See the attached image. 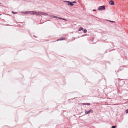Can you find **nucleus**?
<instances>
[{
  "instance_id": "nucleus-17",
  "label": "nucleus",
  "mask_w": 128,
  "mask_h": 128,
  "mask_svg": "<svg viewBox=\"0 0 128 128\" xmlns=\"http://www.w3.org/2000/svg\"><path fill=\"white\" fill-rule=\"evenodd\" d=\"M79 37H78L77 38H75L74 37H72V39H74V40L76 38H78Z\"/></svg>"
},
{
  "instance_id": "nucleus-15",
  "label": "nucleus",
  "mask_w": 128,
  "mask_h": 128,
  "mask_svg": "<svg viewBox=\"0 0 128 128\" xmlns=\"http://www.w3.org/2000/svg\"><path fill=\"white\" fill-rule=\"evenodd\" d=\"M64 2L65 3H69L70 2L69 1H64Z\"/></svg>"
},
{
  "instance_id": "nucleus-18",
  "label": "nucleus",
  "mask_w": 128,
  "mask_h": 128,
  "mask_svg": "<svg viewBox=\"0 0 128 128\" xmlns=\"http://www.w3.org/2000/svg\"><path fill=\"white\" fill-rule=\"evenodd\" d=\"M116 126H112V128H115Z\"/></svg>"
},
{
  "instance_id": "nucleus-26",
  "label": "nucleus",
  "mask_w": 128,
  "mask_h": 128,
  "mask_svg": "<svg viewBox=\"0 0 128 128\" xmlns=\"http://www.w3.org/2000/svg\"><path fill=\"white\" fill-rule=\"evenodd\" d=\"M1 4V3H0V4Z\"/></svg>"
},
{
  "instance_id": "nucleus-20",
  "label": "nucleus",
  "mask_w": 128,
  "mask_h": 128,
  "mask_svg": "<svg viewBox=\"0 0 128 128\" xmlns=\"http://www.w3.org/2000/svg\"><path fill=\"white\" fill-rule=\"evenodd\" d=\"M125 112H128V109L126 110Z\"/></svg>"
},
{
  "instance_id": "nucleus-1",
  "label": "nucleus",
  "mask_w": 128,
  "mask_h": 128,
  "mask_svg": "<svg viewBox=\"0 0 128 128\" xmlns=\"http://www.w3.org/2000/svg\"><path fill=\"white\" fill-rule=\"evenodd\" d=\"M29 13H31L32 14H36L37 16L39 14L38 12H36V11H28V14Z\"/></svg>"
},
{
  "instance_id": "nucleus-5",
  "label": "nucleus",
  "mask_w": 128,
  "mask_h": 128,
  "mask_svg": "<svg viewBox=\"0 0 128 128\" xmlns=\"http://www.w3.org/2000/svg\"><path fill=\"white\" fill-rule=\"evenodd\" d=\"M65 39V38L64 37H62L61 38H60L59 39L57 40L56 41L58 40H64Z\"/></svg>"
},
{
  "instance_id": "nucleus-7",
  "label": "nucleus",
  "mask_w": 128,
  "mask_h": 128,
  "mask_svg": "<svg viewBox=\"0 0 128 128\" xmlns=\"http://www.w3.org/2000/svg\"><path fill=\"white\" fill-rule=\"evenodd\" d=\"M82 105H89L90 104L89 103H83L82 104Z\"/></svg>"
},
{
  "instance_id": "nucleus-2",
  "label": "nucleus",
  "mask_w": 128,
  "mask_h": 128,
  "mask_svg": "<svg viewBox=\"0 0 128 128\" xmlns=\"http://www.w3.org/2000/svg\"><path fill=\"white\" fill-rule=\"evenodd\" d=\"M98 10H105V8L104 6H100L98 8Z\"/></svg>"
},
{
  "instance_id": "nucleus-24",
  "label": "nucleus",
  "mask_w": 128,
  "mask_h": 128,
  "mask_svg": "<svg viewBox=\"0 0 128 128\" xmlns=\"http://www.w3.org/2000/svg\"><path fill=\"white\" fill-rule=\"evenodd\" d=\"M88 112H87V113H86V114H88Z\"/></svg>"
},
{
  "instance_id": "nucleus-9",
  "label": "nucleus",
  "mask_w": 128,
  "mask_h": 128,
  "mask_svg": "<svg viewBox=\"0 0 128 128\" xmlns=\"http://www.w3.org/2000/svg\"><path fill=\"white\" fill-rule=\"evenodd\" d=\"M83 28L82 27H80L78 29V31H81L82 30H83Z\"/></svg>"
},
{
  "instance_id": "nucleus-10",
  "label": "nucleus",
  "mask_w": 128,
  "mask_h": 128,
  "mask_svg": "<svg viewBox=\"0 0 128 128\" xmlns=\"http://www.w3.org/2000/svg\"><path fill=\"white\" fill-rule=\"evenodd\" d=\"M83 30L84 33H86L87 32V30L86 29H84L83 28Z\"/></svg>"
},
{
  "instance_id": "nucleus-12",
  "label": "nucleus",
  "mask_w": 128,
  "mask_h": 128,
  "mask_svg": "<svg viewBox=\"0 0 128 128\" xmlns=\"http://www.w3.org/2000/svg\"><path fill=\"white\" fill-rule=\"evenodd\" d=\"M53 17L54 18H59L58 17V16H53Z\"/></svg>"
},
{
  "instance_id": "nucleus-21",
  "label": "nucleus",
  "mask_w": 128,
  "mask_h": 128,
  "mask_svg": "<svg viewBox=\"0 0 128 128\" xmlns=\"http://www.w3.org/2000/svg\"><path fill=\"white\" fill-rule=\"evenodd\" d=\"M93 11H96V10L95 9H94L93 10Z\"/></svg>"
},
{
  "instance_id": "nucleus-14",
  "label": "nucleus",
  "mask_w": 128,
  "mask_h": 128,
  "mask_svg": "<svg viewBox=\"0 0 128 128\" xmlns=\"http://www.w3.org/2000/svg\"><path fill=\"white\" fill-rule=\"evenodd\" d=\"M92 110L91 109L89 110L88 111H87L86 110H85V112H90Z\"/></svg>"
},
{
  "instance_id": "nucleus-19",
  "label": "nucleus",
  "mask_w": 128,
  "mask_h": 128,
  "mask_svg": "<svg viewBox=\"0 0 128 128\" xmlns=\"http://www.w3.org/2000/svg\"><path fill=\"white\" fill-rule=\"evenodd\" d=\"M72 2V3L73 4V3H76V1H73V2Z\"/></svg>"
},
{
  "instance_id": "nucleus-11",
  "label": "nucleus",
  "mask_w": 128,
  "mask_h": 128,
  "mask_svg": "<svg viewBox=\"0 0 128 128\" xmlns=\"http://www.w3.org/2000/svg\"><path fill=\"white\" fill-rule=\"evenodd\" d=\"M59 19H61V20H66L64 18H62L59 17Z\"/></svg>"
},
{
  "instance_id": "nucleus-8",
  "label": "nucleus",
  "mask_w": 128,
  "mask_h": 128,
  "mask_svg": "<svg viewBox=\"0 0 128 128\" xmlns=\"http://www.w3.org/2000/svg\"><path fill=\"white\" fill-rule=\"evenodd\" d=\"M20 13L23 14H28V11L26 12H20Z\"/></svg>"
},
{
  "instance_id": "nucleus-6",
  "label": "nucleus",
  "mask_w": 128,
  "mask_h": 128,
  "mask_svg": "<svg viewBox=\"0 0 128 128\" xmlns=\"http://www.w3.org/2000/svg\"><path fill=\"white\" fill-rule=\"evenodd\" d=\"M72 2H70L68 4V5H70L72 6H73L74 5V4H73L72 3Z\"/></svg>"
},
{
  "instance_id": "nucleus-22",
  "label": "nucleus",
  "mask_w": 128,
  "mask_h": 128,
  "mask_svg": "<svg viewBox=\"0 0 128 128\" xmlns=\"http://www.w3.org/2000/svg\"><path fill=\"white\" fill-rule=\"evenodd\" d=\"M123 84H124V82H122Z\"/></svg>"
},
{
  "instance_id": "nucleus-27",
  "label": "nucleus",
  "mask_w": 128,
  "mask_h": 128,
  "mask_svg": "<svg viewBox=\"0 0 128 128\" xmlns=\"http://www.w3.org/2000/svg\"><path fill=\"white\" fill-rule=\"evenodd\" d=\"M127 113H128V112H127Z\"/></svg>"
},
{
  "instance_id": "nucleus-25",
  "label": "nucleus",
  "mask_w": 128,
  "mask_h": 128,
  "mask_svg": "<svg viewBox=\"0 0 128 128\" xmlns=\"http://www.w3.org/2000/svg\"><path fill=\"white\" fill-rule=\"evenodd\" d=\"M65 112V111H64V112Z\"/></svg>"
},
{
  "instance_id": "nucleus-16",
  "label": "nucleus",
  "mask_w": 128,
  "mask_h": 128,
  "mask_svg": "<svg viewBox=\"0 0 128 128\" xmlns=\"http://www.w3.org/2000/svg\"><path fill=\"white\" fill-rule=\"evenodd\" d=\"M108 21L109 22H112V23H114L115 22L113 21H111V20H109Z\"/></svg>"
},
{
  "instance_id": "nucleus-23",
  "label": "nucleus",
  "mask_w": 128,
  "mask_h": 128,
  "mask_svg": "<svg viewBox=\"0 0 128 128\" xmlns=\"http://www.w3.org/2000/svg\"><path fill=\"white\" fill-rule=\"evenodd\" d=\"M34 36L35 37H36V36Z\"/></svg>"
},
{
  "instance_id": "nucleus-3",
  "label": "nucleus",
  "mask_w": 128,
  "mask_h": 128,
  "mask_svg": "<svg viewBox=\"0 0 128 128\" xmlns=\"http://www.w3.org/2000/svg\"><path fill=\"white\" fill-rule=\"evenodd\" d=\"M39 13V14H38V15H43L44 16H47L48 15V14L46 12H38Z\"/></svg>"
},
{
  "instance_id": "nucleus-13",
  "label": "nucleus",
  "mask_w": 128,
  "mask_h": 128,
  "mask_svg": "<svg viewBox=\"0 0 128 128\" xmlns=\"http://www.w3.org/2000/svg\"><path fill=\"white\" fill-rule=\"evenodd\" d=\"M12 12L13 14H17L18 13V12H14L13 11H12Z\"/></svg>"
},
{
  "instance_id": "nucleus-4",
  "label": "nucleus",
  "mask_w": 128,
  "mask_h": 128,
  "mask_svg": "<svg viewBox=\"0 0 128 128\" xmlns=\"http://www.w3.org/2000/svg\"><path fill=\"white\" fill-rule=\"evenodd\" d=\"M109 3L111 5H114V2L112 0H110V1L109 2Z\"/></svg>"
}]
</instances>
